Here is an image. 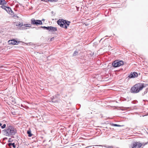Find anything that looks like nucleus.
<instances>
[{
  "label": "nucleus",
  "instance_id": "f257e3e1",
  "mask_svg": "<svg viewBox=\"0 0 148 148\" xmlns=\"http://www.w3.org/2000/svg\"><path fill=\"white\" fill-rule=\"evenodd\" d=\"M16 132L14 126L11 125L7 126L6 129L2 131V133L4 135L9 136L14 135Z\"/></svg>",
  "mask_w": 148,
  "mask_h": 148
},
{
  "label": "nucleus",
  "instance_id": "f03ea898",
  "mask_svg": "<svg viewBox=\"0 0 148 148\" xmlns=\"http://www.w3.org/2000/svg\"><path fill=\"white\" fill-rule=\"evenodd\" d=\"M145 87L143 83H138L136 84L131 88V92L136 93L142 90L143 88Z\"/></svg>",
  "mask_w": 148,
  "mask_h": 148
},
{
  "label": "nucleus",
  "instance_id": "7ed1b4c3",
  "mask_svg": "<svg viewBox=\"0 0 148 148\" xmlns=\"http://www.w3.org/2000/svg\"><path fill=\"white\" fill-rule=\"evenodd\" d=\"M58 24L62 27L67 29L69 25L71 22L63 19H59L57 21Z\"/></svg>",
  "mask_w": 148,
  "mask_h": 148
},
{
  "label": "nucleus",
  "instance_id": "20e7f679",
  "mask_svg": "<svg viewBox=\"0 0 148 148\" xmlns=\"http://www.w3.org/2000/svg\"><path fill=\"white\" fill-rule=\"evenodd\" d=\"M123 61L116 60L113 62L112 65L113 67H116L123 65Z\"/></svg>",
  "mask_w": 148,
  "mask_h": 148
},
{
  "label": "nucleus",
  "instance_id": "39448f33",
  "mask_svg": "<svg viewBox=\"0 0 148 148\" xmlns=\"http://www.w3.org/2000/svg\"><path fill=\"white\" fill-rule=\"evenodd\" d=\"M31 24L34 25H42V21L39 20H36L34 18H32L31 20Z\"/></svg>",
  "mask_w": 148,
  "mask_h": 148
},
{
  "label": "nucleus",
  "instance_id": "423d86ee",
  "mask_svg": "<svg viewBox=\"0 0 148 148\" xmlns=\"http://www.w3.org/2000/svg\"><path fill=\"white\" fill-rule=\"evenodd\" d=\"M20 42L14 39L10 40L8 41V44L10 45H18Z\"/></svg>",
  "mask_w": 148,
  "mask_h": 148
},
{
  "label": "nucleus",
  "instance_id": "0eeeda50",
  "mask_svg": "<svg viewBox=\"0 0 148 148\" xmlns=\"http://www.w3.org/2000/svg\"><path fill=\"white\" fill-rule=\"evenodd\" d=\"M141 147V143L136 142H134L133 143L132 148H140Z\"/></svg>",
  "mask_w": 148,
  "mask_h": 148
},
{
  "label": "nucleus",
  "instance_id": "6e6552de",
  "mask_svg": "<svg viewBox=\"0 0 148 148\" xmlns=\"http://www.w3.org/2000/svg\"><path fill=\"white\" fill-rule=\"evenodd\" d=\"M138 75L137 73L136 72H131L128 77L130 78H134L137 77Z\"/></svg>",
  "mask_w": 148,
  "mask_h": 148
},
{
  "label": "nucleus",
  "instance_id": "1a4fd4ad",
  "mask_svg": "<svg viewBox=\"0 0 148 148\" xmlns=\"http://www.w3.org/2000/svg\"><path fill=\"white\" fill-rule=\"evenodd\" d=\"M5 10L9 14L12 15L14 14L11 8L8 7H7V8H6Z\"/></svg>",
  "mask_w": 148,
  "mask_h": 148
},
{
  "label": "nucleus",
  "instance_id": "9d476101",
  "mask_svg": "<svg viewBox=\"0 0 148 148\" xmlns=\"http://www.w3.org/2000/svg\"><path fill=\"white\" fill-rule=\"evenodd\" d=\"M49 28V31H51L52 32H55L57 31V29L56 27L50 26Z\"/></svg>",
  "mask_w": 148,
  "mask_h": 148
},
{
  "label": "nucleus",
  "instance_id": "9b49d317",
  "mask_svg": "<svg viewBox=\"0 0 148 148\" xmlns=\"http://www.w3.org/2000/svg\"><path fill=\"white\" fill-rule=\"evenodd\" d=\"M8 145L10 147L12 146L14 148H15L16 147V146L15 145V143H9L8 144Z\"/></svg>",
  "mask_w": 148,
  "mask_h": 148
},
{
  "label": "nucleus",
  "instance_id": "f8f14e48",
  "mask_svg": "<svg viewBox=\"0 0 148 148\" xmlns=\"http://www.w3.org/2000/svg\"><path fill=\"white\" fill-rule=\"evenodd\" d=\"M49 26L45 27V26H41L40 27H38V28H42L44 29H46L49 31Z\"/></svg>",
  "mask_w": 148,
  "mask_h": 148
},
{
  "label": "nucleus",
  "instance_id": "ddd939ff",
  "mask_svg": "<svg viewBox=\"0 0 148 148\" xmlns=\"http://www.w3.org/2000/svg\"><path fill=\"white\" fill-rule=\"evenodd\" d=\"M6 2L5 0H0V4L3 5L6 4Z\"/></svg>",
  "mask_w": 148,
  "mask_h": 148
},
{
  "label": "nucleus",
  "instance_id": "4468645a",
  "mask_svg": "<svg viewBox=\"0 0 148 148\" xmlns=\"http://www.w3.org/2000/svg\"><path fill=\"white\" fill-rule=\"evenodd\" d=\"M27 133L28 134L29 137H31L32 136V134H31V131L30 130H28L27 131Z\"/></svg>",
  "mask_w": 148,
  "mask_h": 148
},
{
  "label": "nucleus",
  "instance_id": "2eb2a0df",
  "mask_svg": "<svg viewBox=\"0 0 148 148\" xmlns=\"http://www.w3.org/2000/svg\"><path fill=\"white\" fill-rule=\"evenodd\" d=\"M23 25V23H18V24H17L16 25L18 26V27H21Z\"/></svg>",
  "mask_w": 148,
  "mask_h": 148
},
{
  "label": "nucleus",
  "instance_id": "dca6fc26",
  "mask_svg": "<svg viewBox=\"0 0 148 148\" xmlns=\"http://www.w3.org/2000/svg\"><path fill=\"white\" fill-rule=\"evenodd\" d=\"M56 95H55V96H53L51 98V100H52V101L53 102H56V101H53V100L54 99H55V98H56Z\"/></svg>",
  "mask_w": 148,
  "mask_h": 148
},
{
  "label": "nucleus",
  "instance_id": "f3484780",
  "mask_svg": "<svg viewBox=\"0 0 148 148\" xmlns=\"http://www.w3.org/2000/svg\"><path fill=\"white\" fill-rule=\"evenodd\" d=\"M23 25L25 27H29L31 26V25L30 24H24Z\"/></svg>",
  "mask_w": 148,
  "mask_h": 148
},
{
  "label": "nucleus",
  "instance_id": "a211bd4d",
  "mask_svg": "<svg viewBox=\"0 0 148 148\" xmlns=\"http://www.w3.org/2000/svg\"><path fill=\"white\" fill-rule=\"evenodd\" d=\"M148 144V142H147L146 143H141V146H145V145H146L147 144Z\"/></svg>",
  "mask_w": 148,
  "mask_h": 148
},
{
  "label": "nucleus",
  "instance_id": "6ab92c4d",
  "mask_svg": "<svg viewBox=\"0 0 148 148\" xmlns=\"http://www.w3.org/2000/svg\"><path fill=\"white\" fill-rule=\"evenodd\" d=\"M112 126L115 127H121V125H120L116 124H112Z\"/></svg>",
  "mask_w": 148,
  "mask_h": 148
},
{
  "label": "nucleus",
  "instance_id": "aec40b11",
  "mask_svg": "<svg viewBox=\"0 0 148 148\" xmlns=\"http://www.w3.org/2000/svg\"><path fill=\"white\" fill-rule=\"evenodd\" d=\"M1 7L2 9H4L5 10L6 8H7L6 6L4 5H2L1 6Z\"/></svg>",
  "mask_w": 148,
  "mask_h": 148
},
{
  "label": "nucleus",
  "instance_id": "412c9836",
  "mask_svg": "<svg viewBox=\"0 0 148 148\" xmlns=\"http://www.w3.org/2000/svg\"><path fill=\"white\" fill-rule=\"evenodd\" d=\"M77 51H75L74 52V53H73V56H76V55H77Z\"/></svg>",
  "mask_w": 148,
  "mask_h": 148
},
{
  "label": "nucleus",
  "instance_id": "4be33fe9",
  "mask_svg": "<svg viewBox=\"0 0 148 148\" xmlns=\"http://www.w3.org/2000/svg\"><path fill=\"white\" fill-rule=\"evenodd\" d=\"M147 90L146 89L145 90V91L143 92V93L142 95H145L146 94L147 92Z\"/></svg>",
  "mask_w": 148,
  "mask_h": 148
},
{
  "label": "nucleus",
  "instance_id": "5701e85b",
  "mask_svg": "<svg viewBox=\"0 0 148 148\" xmlns=\"http://www.w3.org/2000/svg\"><path fill=\"white\" fill-rule=\"evenodd\" d=\"M6 125L5 124H4L3 125L1 126V128L2 129H4L6 127Z\"/></svg>",
  "mask_w": 148,
  "mask_h": 148
},
{
  "label": "nucleus",
  "instance_id": "b1692460",
  "mask_svg": "<svg viewBox=\"0 0 148 148\" xmlns=\"http://www.w3.org/2000/svg\"><path fill=\"white\" fill-rule=\"evenodd\" d=\"M105 147H107V148H110V147H111L109 146H106V145L104 146Z\"/></svg>",
  "mask_w": 148,
  "mask_h": 148
},
{
  "label": "nucleus",
  "instance_id": "393cba45",
  "mask_svg": "<svg viewBox=\"0 0 148 148\" xmlns=\"http://www.w3.org/2000/svg\"><path fill=\"white\" fill-rule=\"evenodd\" d=\"M136 102V101H132V103H135V102Z\"/></svg>",
  "mask_w": 148,
  "mask_h": 148
},
{
  "label": "nucleus",
  "instance_id": "a878e982",
  "mask_svg": "<svg viewBox=\"0 0 148 148\" xmlns=\"http://www.w3.org/2000/svg\"><path fill=\"white\" fill-rule=\"evenodd\" d=\"M54 39V38L53 37L52 38H51V39H50V40L51 41H53V40Z\"/></svg>",
  "mask_w": 148,
  "mask_h": 148
},
{
  "label": "nucleus",
  "instance_id": "bb28decb",
  "mask_svg": "<svg viewBox=\"0 0 148 148\" xmlns=\"http://www.w3.org/2000/svg\"><path fill=\"white\" fill-rule=\"evenodd\" d=\"M14 17H17V15L16 14H14Z\"/></svg>",
  "mask_w": 148,
  "mask_h": 148
},
{
  "label": "nucleus",
  "instance_id": "cd10ccee",
  "mask_svg": "<svg viewBox=\"0 0 148 148\" xmlns=\"http://www.w3.org/2000/svg\"><path fill=\"white\" fill-rule=\"evenodd\" d=\"M42 1H44L45 2H47V0H41Z\"/></svg>",
  "mask_w": 148,
  "mask_h": 148
},
{
  "label": "nucleus",
  "instance_id": "c85d7f7f",
  "mask_svg": "<svg viewBox=\"0 0 148 148\" xmlns=\"http://www.w3.org/2000/svg\"><path fill=\"white\" fill-rule=\"evenodd\" d=\"M2 126V124L1 123H0V126Z\"/></svg>",
  "mask_w": 148,
  "mask_h": 148
},
{
  "label": "nucleus",
  "instance_id": "c756f323",
  "mask_svg": "<svg viewBox=\"0 0 148 148\" xmlns=\"http://www.w3.org/2000/svg\"><path fill=\"white\" fill-rule=\"evenodd\" d=\"M38 27H36V29H40V28H38Z\"/></svg>",
  "mask_w": 148,
  "mask_h": 148
},
{
  "label": "nucleus",
  "instance_id": "7c9ffc66",
  "mask_svg": "<svg viewBox=\"0 0 148 148\" xmlns=\"http://www.w3.org/2000/svg\"><path fill=\"white\" fill-rule=\"evenodd\" d=\"M146 89L147 90V91L148 92V88H147Z\"/></svg>",
  "mask_w": 148,
  "mask_h": 148
},
{
  "label": "nucleus",
  "instance_id": "2f4dec72",
  "mask_svg": "<svg viewBox=\"0 0 148 148\" xmlns=\"http://www.w3.org/2000/svg\"><path fill=\"white\" fill-rule=\"evenodd\" d=\"M8 142H10V140H9L8 141Z\"/></svg>",
  "mask_w": 148,
  "mask_h": 148
},
{
  "label": "nucleus",
  "instance_id": "473e14b6",
  "mask_svg": "<svg viewBox=\"0 0 148 148\" xmlns=\"http://www.w3.org/2000/svg\"><path fill=\"white\" fill-rule=\"evenodd\" d=\"M44 20H45L44 19H42V21H44Z\"/></svg>",
  "mask_w": 148,
  "mask_h": 148
}]
</instances>
